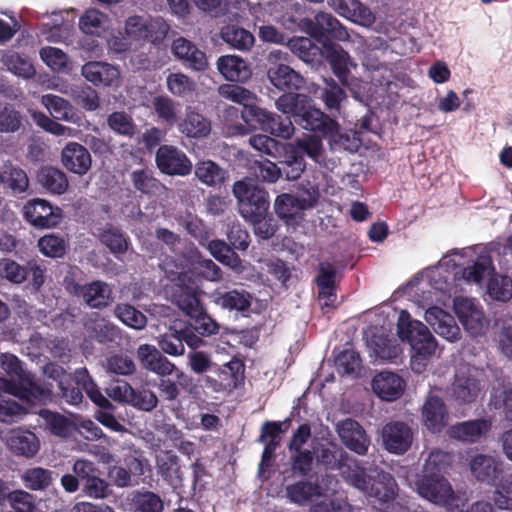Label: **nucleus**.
I'll return each mask as SVG.
<instances>
[{"mask_svg":"<svg viewBox=\"0 0 512 512\" xmlns=\"http://www.w3.org/2000/svg\"><path fill=\"white\" fill-rule=\"evenodd\" d=\"M25 220L39 229H49L60 224L62 210L52 206L49 201L35 198L29 200L23 207Z\"/></svg>","mask_w":512,"mask_h":512,"instance_id":"obj_8","label":"nucleus"},{"mask_svg":"<svg viewBox=\"0 0 512 512\" xmlns=\"http://www.w3.org/2000/svg\"><path fill=\"white\" fill-rule=\"evenodd\" d=\"M130 180L134 189L145 195L156 194L162 187L160 181L154 177L153 171L148 168H141L132 171L130 174Z\"/></svg>","mask_w":512,"mask_h":512,"instance_id":"obj_49","label":"nucleus"},{"mask_svg":"<svg viewBox=\"0 0 512 512\" xmlns=\"http://www.w3.org/2000/svg\"><path fill=\"white\" fill-rule=\"evenodd\" d=\"M490 406L501 411L504 419L512 424V388L494 389L490 396Z\"/></svg>","mask_w":512,"mask_h":512,"instance_id":"obj_64","label":"nucleus"},{"mask_svg":"<svg viewBox=\"0 0 512 512\" xmlns=\"http://www.w3.org/2000/svg\"><path fill=\"white\" fill-rule=\"evenodd\" d=\"M292 116L290 114L279 115L273 112H269L267 116V121L263 126V130L269 132L271 135L275 137H279L282 139H290L294 132V120L292 121Z\"/></svg>","mask_w":512,"mask_h":512,"instance_id":"obj_41","label":"nucleus"},{"mask_svg":"<svg viewBox=\"0 0 512 512\" xmlns=\"http://www.w3.org/2000/svg\"><path fill=\"white\" fill-rule=\"evenodd\" d=\"M367 489L363 490L369 497L380 502H388L396 495V482L389 473H380L376 478L371 477Z\"/></svg>","mask_w":512,"mask_h":512,"instance_id":"obj_33","label":"nucleus"},{"mask_svg":"<svg viewBox=\"0 0 512 512\" xmlns=\"http://www.w3.org/2000/svg\"><path fill=\"white\" fill-rule=\"evenodd\" d=\"M61 162L70 172L85 175L91 168L92 159L88 149L77 142L67 143L61 152Z\"/></svg>","mask_w":512,"mask_h":512,"instance_id":"obj_20","label":"nucleus"},{"mask_svg":"<svg viewBox=\"0 0 512 512\" xmlns=\"http://www.w3.org/2000/svg\"><path fill=\"white\" fill-rule=\"evenodd\" d=\"M35 413L43 419L45 428L51 434L61 438H66L70 435L72 423L66 416L47 408H41Z\"/></svg>","mask_w":512,"mask_h":512,"instance_id":"obj_43","label":"nucleus"},{"mask_svg":"<svg viewBox=\"0 0 512 512\" xmlns=\"http://www.w3.org/2000/svg\"><path fill=\"white\" fill-rule=\"evenodd\" d=\"M159 351L170 356H182L185 347L181 339L180 328L177 325L170 326L168 331L157 338Z\"/></svg>","mask_w":512,"mask_h":512,"instance_id":"obj_50","label":"nucleus"},{"mask_svg":"<svg viewBox=\"0 0 512 512\" xmlns=\"http://www.w3.org/2000/svg\"><path fill=\"white\" fill-rule=\"evenodd\" d=\"M105 14L97 9L86 10L79 19V28L87 35L100 36L105 30L104 19Z\"/></svg>","mask_w":512,"mask_h":512,"instance_id":"obj_59","label":"nucleus"},{"mask_svg":"<svg viewBox=\"0 0 512 512\" xmlns=\"http://www.w3.org/2000/svg\"><path fill=\"white\" fill-rule=\"evenodd\" d=\"M178 130L187 138L203 139L210 135L212 125L203 114L189 107L185 117L178 123Z\"/></svg>","mask_w":512,"mask_h":512,"instance_id":"obj_26","label":"nucleus"},{"mask_svg":"<svg viewBox=\"0 0 512 512\" xmlns=\"http://www.w3.org/2000/svg\"><path fill=\"white\" fill-rule=\"evenodd\" d=\"M288 47L306 63H315L320 61L322 55L321 49L308 37H294L288 41Z\"/></svg>","mask_w":512,"mask_h":512,"instance_id":"obj_47","label":"nucleus"},{"mask_svg":"<svg viewBox=\"0 0 512 512\" xmlns=\"http://www.w3.org/2000/svg\"><path fill=\"white\" fill-rule=\"evenodd\" d=\"M37 182L50 194L62 195L69 186L67 175L60 169L44 166L37 172Z\"/></svg>","mask_w":512,"mask_h":512,"instance_id":"obj_28","label":"nucleus"},{"mask_svg":"<svg viewBox=\"0 0 512 512\" xmlns=\"http://www.w3.org/2000/svg\"><path fill=\"white\" fill-rule=\"evenodd\" d=\"M82 76L95 86H113L120 77L119 69L107 62L89 61L81 68Z\"/></svg>","mask_w":512,"mask_h":512,"instance_id":"obj_21","label":"nucleus"},{"mask_svg":"<svg viewBox=\"0 0 512 512\" xmlns=\"http://www.w3.org/2000/svg\"><path fill=\"white\" fill-rule=\"evenodd\" d=\"M244 371V363L240 359L233 358L222 367L217 368L215 374L220 379L219 383H222V387H225L226 390H232L243 382Z\"/></svg>","mask_w":512,"mask_h":512,"instance_id":"obj_39","label":"nucleus"},{"mask_svg":"<svg viewBox=\"0 0 512 512\" xmlns=\"http://www.w3.org/2000/svg\"><path fill=\"white\" fill-rule=\"evenodd\" d=\"M275 105L283 114H290L295 124L320 138H333L338 132V122L317 108L307 94L284 93Z\"/></svg>","mask_w":512,"mask_h":512,"instance_id":"obj_1","label":"nucleus"},{"mask_svg":"<svg viewBox=\"0 0 512 512\" xmlns=\"http://www.w3.org/2000/svg\"><path fill=\"white\" fill-rule=\"evenodd\" d=\"M328 4L341 16L353 22H370V10L359 0H327Z\"/></svg>","mask_w":512,"mask_h":512,"instance_id":"obj_35","label":"nucleus"},{"mask_svg":"<svg viewBox=\"0 0 512 512\" xmlns=\"http://www.w3.org/2000/svg\"><path fill=\"white\" fill-rule=\"evenodd\" d=\"M453 456L441 450L432 451L423 466V474L444 475L452 465Z\"/></svg>","mask_w":512,"mask_h":512,"instance_id":"obj_58","label":"nucleus"},{"mask_svg":"<svg viewBox=\"0 0 512 512\" xmlns=\"http://www.w3.org/2000/svg\"><path fill=\"white\" fill-rule=\"evenodd\" d=\"M338 435L343 444L351 451L365 455L370 445V440L364 428L353 419H345L337 425Z\"/></svg>","mask_w":512,"mask_h":512,"instance_id":"obj_16","label":"nucleus"},{"mask_svg":"<svg viewBox=\"0 0 512 512\" xmlns=\"http://www.w3.org/2000/svg\"><path fill=\"white\" fill-rule=\"evenodd\" d=\"M494 271L493 262L490 256L480 255L472 265L462 271V277L467 282L480 284L486 275Z\"/></svg>","mask_w":512,"mask_h":512,"instance_id":"obj_52","label":"nucleus"},{"mask_svg":"<svg viewBox=\"0 0 512 512\" xmlns=\"http://www.w3.org/2000/svg\"><path fill=\"white\" fill-rule=\"evenodd\" d=\"M382 439L387 451L401 455L411 447L413 432L404 422L394 421L387 423L383 427Z\"/></svg>","mask_w":512,"mask_h":512,"instance_id":"obj_13","label":"nucleus"},{"mask_svg":"<svg viewBox=\"0 0 512 512\" xmlns=\"http://www.w3.org/2000/svg\"><path fill=\"white\" fill-rule=\"evenodd\" d=\"M157 168L169 176H187L193 165L188 156L172 145H161L155 155Z\"/></svg>","mask_w":512,"mask_h":512,"instance_id":"obj_9","label":"nucleus"},{"mask_svg":"<svg viewBox=\"0 0 512 512\" xmlns=\"http://www.w3.org/2000/svg\"><path fill=\"white\" fill-rule=\"evenodd\" d=\"M481 391V383L470 370L458 369L450 387V396L458 404H471Z\"/></svg>","mask_w":512,"mask_h":512,"instance_id":"obj_12","label":"nucleus"},{"mask_svg":"<svg viewBox=\"0 0 512 512\" xmlns=\"http://www.w3.org/2000/svg\"><path fill=\"white\" fill-rule=\"evenodd\" d=\"M0 182L9 188L13 195L26 193L30 185L26 171L12 164L4 166V169L0 172Z\"/></svg>","mask_w":512,"mask_h":512,"instance_id":"obj_37","label":"nucleus"},{"mask_svg":"<svg viewBox=\"0 0 512 512\" xmlns=\"http://www.w3.org/2000/svg\"><path fill=\"white\" fill-rule=\"evenodd\" d=\"M494 486L495 505L501 510H512V473L502 475Z\"/></svg>","mask_w":512,"mask_h":512,"instance_id":"obj_55","label":"nucleus"},{"mask_svg":"<svg viewBox=\"0 0 512 512\" xmlns=\"http://www.w3.org/2000/svg\"><path fill=\"white\" fill-rule=\"evenodd\" d=\"M397 332L403 341H407L416 355L424 359L435 353L437 342L428 327L421 321L414 320L402 310L398 317Z\"/></svg>","mask_w":512,"mask_h":512,"instance_id":"obj_6","label":"nucleus"},{"mask_svg":"<svg viewBox=\"0 0 512 512\" xmlns=\"http://www.w3.org/2000/svg\"><path fill=\"white\" fill-rule=\"evenodd\" d=\"M1 62L11 73L25 79L32 78L35 75V69L28 59L21 56L18 52L8 50L1 56Z\"/></svg>","mask_w":512,"mask_h":512,"instance_id":"obj_48","label":"nucleus"},{"mask_svg":"<svg viewBox=\"0 0 512 512\" xmlns=\"http://www.w3.org/2000/svg\"><path fill=\"white\" fill-rule=\"evenodd\" d=\"M208 250L214 258L227 266L234 268L240 263V258L237 253L223 240L217 239L210 241Z\"/></svg>","mask_w":512,"mask_h":512,"instance_id":"obj_60","label":"nucleus"},{"mask_svg":"<svg viewBox=\"0 0 512 512\" xmlns=\"http://www.w3.org/2000/svg\"><path fill=\"white\" fill-rule=\"evenodd\" d=\"M472 475L485 484L494 485L503 475V462L493 456L478 454L470 461Z\"/></svg>","mask_w":512,"mask_h":512,"instance_id":"obj_19","label":"nucleus"},{"mask_svg":"<svg viewBox=\"0 0 512 512\" xmlns=\"http://www.w3.org/2000/svg\"><path fill=\"white\" fill-rule=\"evenodd\" d=\"M217 68L221 75L231 82H245L251 77L248 64L239 56H221L217 61Z\"/></svg>","mask_w":512,"mask_h":512,"instance_id":"obj_27","label":"nucleus"},{"mask_svg":"<svg viewBox=\"0 0 512 512\" xmlns=\"http://www.w3.org/2000/svg\"><path fill=\"white\" fill-rule=\"evenodd\" d=\"M405 387L404 380L396 373L383 371L374 376L372 388L376 395L386 401L398 399Z\"/></svg>","mask_w":512,"mask_h":512,"instance_id":"obj_25","label":"nucleus"},{"mask_svg":"<svg viewBox=\"0 0 512 512\" xmlns=\"http://www.w3.org/2000/svg\"><path fill=\"white\" fill-rule=\"evenodd\" d=\"M0 277L13 284H22L28 277L27 267L10 258L0 259Z\"/></svg>","mask_w":512,"mask_h":512,"instance_id":"obj_61","label":"nucleus"},{"mask_svg":"<svg viewBox=\"0 0 512 512\" xmlns=\"http://www.w3.org/2000/svg\"><path fill=\"white\" fill-rule=\"evenodd\" d=\"M68 244L65 239L54 233L44 235L38 240L39 251L50 258H61L65 255Z\"/></svg>","mask_w":512,"mask_h":512,"instance_id":"obj_57","label":"nucleus"},{"mask_svg":"<svg viewBox=\"0 0 512 512\" xmlns=\"http://www.w3.org/2000/svg\"><path fill=\"white\" fill-rule=\"evenodd\" d=\"M158 474L170 485L177 487L183 478L178 456L171 450L162 451L156 458Z\"/></svg>","mask_w":512,"mask_h":512,"instance_id":"obj_29","label":"nucleus"},{"mask_svg":"<svg viewBox=\"0 0 512 512\" xmlns=\"http://www.w3.org/2000/svg\"><path fill=\"white\" fill-rule=\"evenodd\" d=\"M215 303L223 309L230 311H246L251 306V295L245 290H230L226 292H217L215 294Z\"/></svg>","mask_w":512,"mask_h":512,"instance_id":"obj_42","label":"nucleus"},{"mask_svg":"<svg viewBox=\"0 0 512 512\" xmlns=\"http://www.w3.org/2000/svg\"><path fill=\"white\" fill-rule=\"evenodd\" d=\"M194 173L199 182L213 188L220 187L228 178V172L212 160L197 162Z\"/></svg>","mask_w":512,"mask_h":512,"instance_id":"obj_30","label":"nucleus"},{"mask_svg":"<svg viewBox=\"0 0 512 512\" xmlns=\"http://www.w3.org/2000/svg\"><path fill=\"white\" fill-rule=\"evenodd\" d=\"M134 512H162L164 503L160 496L151 491L136 492L132 498Z\"/></svg>","mask_w":512,"mask_h":512,"instance_id":"obj_56","label":"nucleus"},{"mask_svg":"<svg viewBox=\"0 0 512 512\" xmlns=\"http://www.w3.org/2000/svg\"><path fill=\"white\" fill-rule=\"evenodd\" d=\"M274 210L278 217L283 219L287 224L294 223L301 218L303 211L298 199L288 193H283L276 197Z\"/></svg>","mask_w":512,"mask_h":512,"instance_id":"obj_40","label":"nucleus"},{"mask_svg":"<svg viewBox=\"0 0 512 512\" xmlns=\"http://www.w3.org/2000/svg\"><path fill=\"white\" fill-rule=\"evenodd\" d=\"M43 104L51 116L56 120H64L75 123L78 116L71 103L57 95H46L43 97Z\"/></svg>","mask_w":512,"mask_h":512,"instance_id":"obj_46","label":"nucleus"},{"mask_svg":"<svg viewBox=\"0 0 512 512\" xmlns=\"http://www.w3.org/2000/svg\"><path fill=\"white\" fill-rule=\"evenodd\" d=\"M53 474V471L43 467H30L21 473L20 479L30 491H45L53 483Z\"/></svg>","mask_w":512,"mask_h":512,"instance_id":"obj_38","label":"nucleus"},{"mask_svg":"<svg viewBox=\"0 0 512 512\" xmlns=\"http://www.w3.org/2000/svg\"><path fill=\"white\" fill-rule=\"evenodd\" d=\"M268 78L270 82L279 90L286 93L291 91H299L305 87V78L290 66L279 64L268 70Z\"/></svg>","mask_w":512,"mask_h":512,"instance_id":"obj_23","label":"nucleus"},{"mask_svg":"<svg viewBox=\"0 0 512 512\" xmlns=\"http://www.w3.org/2000/svg\"><path fill=\"white\" fill-rule=\"evenodd\" d=\"M308 31L311 37L319 42L331 43L330 40H346L349 34L346 28L332 14L319 12L315 15V20L308 23Z\"/></svg>","mask_w":512,"mask_h":512,"instance_id":"obj_11","label":"nucleus"},{"mask_svg":"<svg viewBox=\"0 0 512 512\" xmlns=\"http://www.w3.org/2000/svg\"><path fill=\"white\" fill-rule=\"evenodd\" d=\"M454 310L464 329L472 336L484 334L486 319L482 308L474 299L457 297L454 299Z\"/></svg>","mask_w":512,"mask_h":512,"instance_id":"obj_10","label":"nucleus"},{"mask_svg":"<svg viewBox=\"0 0 512 512\" xmlns=\"http://www.w3.org/2000/svg\"><path fill=\"white\" fill-rule=\"evenodd\" d=\"M222 39L238 50H249L254 44V36L246 29L226 26L221 31Z\"/></svg>","mask_w":512,"mask_h":512,"instance_id":"obj_51","label":"nucleus"},{"mask_svg":"<svg viewBox=\"0 0 512 512\" xmlns=\"http://www.w3.org/2000/svg\"><path fill=\"white\" fill-rule=\"evenodd\" d=\"M65 283L66 290L72 296L82 299L91 309H105L114 300L112 289L105 281L94 280L83 285L74 280Z\"/></svg>","mask_w":512,"mask_h":512,"instance_id":"obj_7","label":"nucleus"},{"mask_svg":"<svg viewBox=\"0 0 512 512\" xmlns=\"http://www.w3.org/2000/svg\"><path fill=\"white\" fill-rule=\"evenodd\" d=\"M422 421L432 433H440L448 424L449 414L445 402L436 395H430L421 410Z\"/></svg>","mask_w":512,"mask_h":512,"instance_id":"obj_18","label":"nucleus"},{"mask_svg":"<svg viewBox=\"0 0 512 512\" xmlns=\"http://www.w3.org/2000/svg\"><path fill=\"white\" fill-rule=\"evenodd\" d=\"M323 495L321 486L316 482L300 480L286 486L287 498L295 504L307 505Z\"/></svg>","mask_w":512,"mask_h":512,"instance_id":"obj_31","label":"nucleus"},{"mask_svg":"<svg viewBox=\"0 0 512 512\" xmlns=\"http://www.w3.org/2000/svg\"><path fill=\"white\" fill-rule=\"evenodd\" d=\"M320 98L324 102L326 109L330 112H339L341 103L346 100L345 90L340 87L333 79L326 81L325 87L321 90Z\"/></svg>","mask_w":512,"mask_h":512,"instance_id":"obj_54","label":"nucleus"},{"mask_svg":"<svg viewBox=\"0 0 512 512\" xmlns=\"http://www.w3.org/2000/svg\"><path fill=\"white\" fill-rule=\"evenodd\" d=\"M137 357L144 369L162 377L157 384L162 399L175 401L180 394L179 385L183 386V381L188 380L184 372L150 344L140 345L137 349Z\"/></svg>","mask_w":512,"mask_h":512,"instance_id":"obj_3","label":"nucleus"},{"mask_svg":"<svg viewBox=\"0 0 512 512\" xmlns=\"http://www.w3.org/2000/svg\"><path fill=\"white\" fill-rule=\"evenodd\" d=\"M171 50L175 58L180 60L187 68L194 71H204L208 67V59L205 52L184 37L174 39Z\"/></svg>","mask_w":512,"mask_h":512,"instance_id":"obj_14","label":"nucleus"},{"mask_svg":"<svg viewBox=\"0 0 512 512\" xmlns=\"http://www.w3.org/2000/svg\"><path fill=\"white\" fill-rule=\"evenodd\" d=\"M43 62L55 72H63L68 69L69 57L59 48L47 46L40 50Z\"/></svg>","mask_w":512,"mask_h":512,"instance_id":"obj_63","label":"nucleus"},{"mask_svg":"<svg viewBox=\"0 0 512 512\" xmlns=\"http://www.w3.org/2000/svg\"><path fill=\"white\" fill-rule=\"evenodd\" d=\"M487 293L493 300L507 302L512 298V279L505 275H493L487 283Z\"/></svg>","mask_w":512,"mask_h":512,"instance_id":"obj_53","label":"nucleus"},{"mask_svg":"<svg viewBox=\"0 0 512 512\" xmlns=\"http://www.w3.org/2000/svg\"><path fill=\"white\" fill-rule=\"evenodd\" d=\"M339 471L345 481L353 487L362 492L367 489L371 476L366 473L362 461L348 455L343 464L340 465Z\"/></svg>","mask_w":512,"mask_h":512,"instance_id":"obj_34","label":"nucleus"},{"mask_svg":"<svg viewBox=\"0 0 512 512\" xmlns=\"http://www.w3.org/2000/svg\"><path fill=\"white\" fill-rule=\"evenodd\" d=\"M425 320L436 334L449 342H456L461 338V331L455 318L442 308L433 306L427 309Z\"/></svg>","mask_w":512,"mask_h":512,"instance_id":"obj_15","label":"nucleus"},{"mask_svg":"<svg viewBox=\"0 0 512 512\" xmlns=\"http://www.w3.org/2000/svg\"><path fill=\"white\" fill-rule=\"evenodd\" d=\"M337 271L330 262H321L315 278L318 288V299L323 301L321 308H334V302L337 298L336 285Z\"/></svg>","mask_w":512,"mask_h":512,"instance_id":"obj_17","label":"nucleus"},{"mask_svg":"<svg viewBox=\"0 0 512 512\" xmlns=\"http://www.w3.org/2000/svg\"><path fill=\"white\" fill-rule=\"evenodd\" d=\"M491 427L492 424L490 420L480 418L460 422L451 426L449 434L453 439L467 443H476L489 433Z\"/></svg>","mask_w":512,"mask_h":512,"instance_id":"obj_24","label":"nucleus"},{"mask_svg":"<svg viewBox=\"0 0 512 512\" xmlns=\"http://www.w3.org/2000/svg\"><path fill=\"white\" fill-rule=\"evenodd\" d=\"M232 192L238 201L239 212L248 221H259L267 216L270 206L268 192L246 178L233 184Z\"/></svg>","mask_w":512,"mask_h":512,"instance_id":"obj_5","label":"nucleus"},{"mask_svg":"<svg viewBox=\"0 0 512 512\" xmlns=\"http://www.w3.org/2000/svg\"><path fill=\"white\" fill-rule=\"evenodd\" d=\"M8 446L15 455L26 458L34 457L40 449L39 439L30 431L13 433L8 440Z\"/></svg>","mask_w":512,"mask_h":512,"instance_id":"obj_36","label":"nucleus"},{"mask_svg":"<svg viewBox=\"0 0 512 512\" xmlns=\"http://www.w3.org/2000/svg\"><path fill=\"white\" fill-rule=\"evenodd\" d=\"M99 241L114 255L124 254L128 250L129 238L119 228L107 223L98 230Z\"/></svg>","mask_w":512,"mask_h":512,"instance_id":"obj_32","label":"nucleus"},{"mask_svg":"<svg viewBox=\"0 0 512 512\" xmlns=\"http://www.w3.org/2000/svg\"><path fill=\"white\" fill-rule=\"evenodd\" d=\"M306 168V162L302 155H298L293 151L286 154L285 160L281 162V175L289 181L297 180L301 177Z\"/></svg>","mask_w":512,"mask_h":512,"instance_id":"obj_62","label":"nucleus"},{"mask_svg":"<svg viewBox=\"0 0 512 512\" xmlns=\"http://www.w3.org/2000/svg\"><path fill=\"white\" fill-rule=\"evenodd\" d=\"M324 54L334 75L343 85H346L351 69L356 67L348 52L339 44L325 43Z\"/></svg>","mask_w":512,"mask_h":512,"instance_id":"obj_22","label":"nucleus"},{"mask_svg":"<svg viewBox=\"0 0 512 512\" xmlns=\"http://www.w3.org/2000/svg\"><path fill=\"white\" fill-rule=\"evenodd\" d=\"M417 493L449 512H465V503L457 496L450 482L441 474H422L416 482Z\"/></svg>","mask_w":512,"mask_h":512,"instance_id":"obj_4","label":"nucleus"},{"mask_svg":"<svg viewBox=\"0 0 512 512\" xmlns=\"http://www.w3.org/2000/svg\"><path fill=\"white\" fill-rule=\"evenodd\" d=\"M161 28L162 27H159V30H161L162 35L159 37L153 35L155 25L153 23L144 22L141 17H130L126 21V32L128 35L136 39H143L151 43L158 42L166 35L167 26L163 25V29Z\"/></svg>","mask_w":512,"mask_h":512,"instance_id":"obj_45","label":"nucleus"},{"mask_svg":"<svg viewBox=\"0 0 512 512\" xmlns=\"http://www.w3.org/2000/svg\"><path fill=\"white\" fill-rule=\"evenodd\" d=\"M53 385L41 380H29L24 386L23 400L29 404H46L52 401Z\"/></svg>","mask_w":512,"mask_h":512,"instance_id":"obj_44","label":"nucleus"},{"mask_svg":"<svg viewBox=\"0 0 512 512\" xmlns=\"http://www.w3.org/2000/svg\"><path fill=\"white\" fill-rule=\"evenodd\" d=\"M191 278L186 272L177 275L176 283L170 288V298L191 322L189 326L200 336H212L219 332V324L206 312L196 288L190 285Z\"/></svg>","mask_w":512,"mask_h":512,"instance_id":"obj_2","label":"nucleus"}]
</instances>
